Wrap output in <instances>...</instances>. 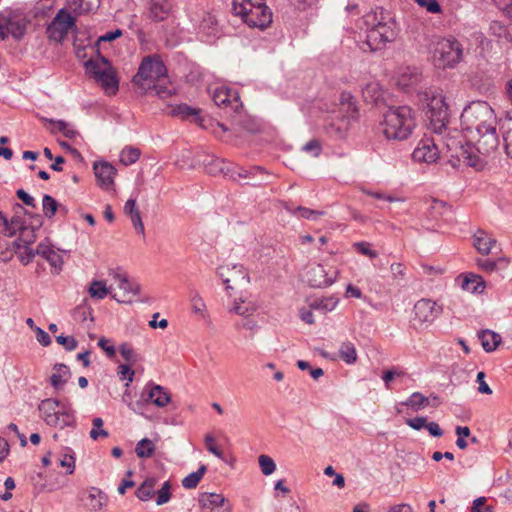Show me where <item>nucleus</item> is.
Here are the masks:
<instances>
[{
    "mask_svg": "<svg viewBox=\"0 0 512 512\" xmlns=\"http://www.w3.org/2000/svg\"><path fill=\"white\" fill-rule=\"evenodd\" d=\"M475 143L468 142L463 136L449 137L445 146L447 149L448 162L453 167H458L463 162L476 171H482L487 165L486 158L499 146L500 141L496 131V125L491 126L481 133L473 136Z\"/></svg>",
    "mask_w": 512,
    "mask_h": 512,
    "instance_id": "f257e3e1",
    "label": "nucleus"
},
{
    "mask_svg": "<svg viewBox=\"0 0 512 512\" xmlns=\"http://www.w3.org/2000/svg\"><path fill=\"white\" fill-rule=\"evenodd\" d=\"M356 28L364 31L365 40L361 41L360 48L363 51L376 52L393 42L398 34L396 21L381 9L380 12L371 11L356 23Z\"/></svg>",
    "mask_w": 512,
    "mask_h": 512,
    "instance_id": "f03ea898",
    "label": "nucleus"
},
{
    "mask_svg": "<svg viewBox=\"0 0 512 512\" xmlns=\"http://www.w3.org/2000/svg\"><path fill=\"white\" fill-rule=\"evenodd\" d=\"M380 126L387 140H406L411 136L416 127L414 111L406 105L391 106L383 114Z\"/></svg>",
    "mask_w": 512,
    "mask_h": 512,
    "instance_id": "7ed1b4c3",
    "label": "nucleus"
},
{
    "mask_svg": "<svg viewBox=\"0 0 512 512\" xmlns=\"http://www.w3.org/2000/svg\"><path fill=\"white\" fill-rule=\"evenodd\" d=\"M166 76L167 68L160 55L151 54L142 59L137 73L132 78V82L141 95H146L152 83Z\"/></svg>",
    "mask_w": 512,
    "mask_h": 512,
    "instance_id": "20e7f679",
    "label": "nucleus"
},
{
    "mask_svg": "<svg viewBox=\"0 0 512 512\" xmlns=\"http://www.w3.org/2000/svg\"><path fill=\"white\" fill-rule=\"evenodd\" d=\"M432 53L439 67L454 68L464 59V46L453 35L437 37L432 42Z\"/></svg>",
    "mask_w": 512,
    "mask_h": 512,
    "instance_id": "39448f33",
    "label": "nucleus"
},
{
    "mask_svg": "<svg viewBox=\"0 0 512 512\" xmlns=\"http://www.w3.org/2000/svg\"><path fill=\"white\" fill-rule=\"evenodd\" d=\"M461 122L470 133H481L482 130L496 125L494 110L485 101L472 102L461 114Z\"/></svg>",
    "mask_w": 512,
    "mask_h": 512,
    "instance_id": "423d86ee",
    "label": "nucleus"
},
{
    "mask_svg": "<svg viewBox=\"0 0 512 512\" xmlns=\"http://www.w3.org/2000/svg\"><path fill=\"white\" fill-rule=\"evenodd\" d=\"M41 418L49 426L65 428L75 426L74 410L68 403L54 398H47L38 406Z\"/></svg>",
    "mask_w": 512,
    "mask_h": 512,
    "instance_id": "0eeeda50",
    "label": "nucleus"
},
{
    "mask_svg": "<svg viewBox=\"0 0 512 512\" xmlns=\"http://www.w3.org/2000/svg\"><path fill=\"white\" fill-rule=\"evenodd\" d=\"M420 101L423 102L426 120L429 127L435 133L441 134L449 122V109L442 95H435L431 91H425L419 94Z\"/></svg>",
    "mask_w": 512,
    "mask_h": 512,
    "instance_id": "6e6552de",
    "label": "nucleus"
},
{
    "mask_svg": "<svg viewBox=\"0 0 512 512\" xmlns=\"http://www.w3.org/2000/svg\"><path fill=\"white\" fill-rule=\"evenodd\" d=\"M85 67L87 72L101 85L107 94H115L118 91L119 82L107 58L101 56L99 60L89 59L85 63Z\"/></svg>",
    "mask_w": 512,
    "mask_h": 512,
    "instance_id": "1a4fd4ad",
    "label": "nucleus"
},
{
    "mask_svg": "<svg viewBox=\"0 0 512 512\" xmlns=\"http://www.w3.org/2000/svg\"><path fill=\"white\" fill-rule=\"evenodd\" d=\"M232 10L235 15L241 16L243 21L250 27L265 29L272 22V12L267 6L247 7L233 1Z\"/></svg>",
    "mask_w": 512,
    "mask_h": 512,
    "instance_id": "9d476101",
    "label": "nucleus"
},
{
    "mask_svg": "<svg viewBox=\"0 0 512 512\" xmlns=\"http://www.w3.org/2000/svg\"><path fill=\"white\" fill-rule=\"evenodd\" d=\"M205 168L211 175L223 174L234 181H239V178H247L250 174H254L259 171L262 172L260 166L245 169L217 157H211V159L205 163Z\"/></svg>",
    "mask_w": 512,
    "mask_h": 512,
    "instance_id": "9b49d317",
    "label": "nucleus"
},
{
    "mask_svg": "<svg viewBox=\"0 0 512 512\" xmlns=\"http://www.w3.org/2000/svg\"><path fill=\"white\" fill-rule=\"evenodd\" d=\"M73 26H75V18L65 9H60L47 26V37L50 41L61 43Z\"/></svg>",
    "mask_w": 512,
    "mask_h": 512,
    "instance_id": "f8f14e48",
    "label": "nucleus"
},
{
    "mask_svg": "<svg viewBox=\"0 0 512 512\" xmlns=\"http://www.w3.org/2000/svg\"><path fill=\"white\" fill-rule=\"evenodd\" d=\"M443 312V306L428 298L418 300L413 307L414 324L431 325Z\"/></svg>",
    "mask_w": 512,
    "mask_h": 512,
    "instance_id": "ddd939ff",
    "label": "nucleus"
},
{
    "mask_svg": "<svg viewBox=\"0 0 512 512\" xmlns=\"http://www.w3.org/2000/svg\"><path fill=\"white\" fill-rule=\"evenodd\" d=\"M336 274V270L327 271L323 265L316 264L308 269L305 279L310 287L323 288L334 282Z\"/></svg>",
    "mask_w": 512,
    "mask_h": 512,
    "instance_id": "4468645a",
    "label": "nucleus"
},
{
    "mask_svg": "<svg viewBox=\"0 0 512 512\" xmlns=\"http://www.w3.org/2000/svg\"><path fill=\"white\" fill-rule=\"evenodd\" d=\"M439 157V149L433 138L425 137L421 139L412 153V158L416 162L427 164L434 163Z\"/></svg>",
    "mask_w": 512,
    "mask_h": 512,
    "instance_id": "2eb2a0df",
    "label": "nucleus"
},
{
    "mask_svg": "<svg viewBox=\"0 0 512 512\" xmlns=\"http://www.w3.org/2000/svg\"><path fill=\"white\" fill-rule=\"evenodd\" d=\"M198 502L203 512H231V506L223 495L204 492L199 495Z\"/></svg>",
    "mask_w": 512,
    "mask_h": 512,
    "instance_id": "dca6fc26",
    "label": "nucleus"
},
{
    "mask_svg": "<svg viewBox=\"0 0 512 512\" xmlns=\"http://www.w3.org/2000/svg\"><path fill=\"white\" fill-rule=\"evenodd\" d=\"M216 273L222 279L223 284L226 285L227 290L232 289L231 282H249V277L242 265H221L217 268Z\"/></svg>",
    "mask_w": 512,
    "mask_h": 512,
    "instance_id": "f3484780",
    "label": "nucleus"
},
{
    "mask_svg": "<svg viewBox=\"0 0 512 512\" xmlns=\"http://www.w3.org/2000/svg\"><path fill=\"white\" fill-rule=\"evenodd\" d=\"M352 118L348 115L335 117L327 127L328 134L336 140L347 139L350 134Z\"/></svg>",
    "mask_w": 512,
    "mask_h": 512,
    "instance_id": "a211bd4d",
    "label": "nucleus"
},
{
    "mask_svg": "<svg viewBox=\"0 0 512 512\" xmlns=\"http://www.w3.org/2000/svg\"><path fill=\"white\" fill-rule=\"evenodd\" d=\"M212 99L217 106H233L234 109H237L240 104L239 94L233 88H229L227 86H220L215 88L212 93Z\"/></svg>",
    "mask_w": 512,
    "mask_h": 512,
    "instance_id": "6ab92c4d",
    "label": "nucleus"
},
{
    "mask_svg": "<svg viewBox=\"0 0 512 512\" xmlns=\"http://www.w3.org/2000/svg\"><path fill=\"white\" fill-rule=\"evenodd\" d=\"M201 110L191 107L186 103L178 104L172 107L170 114L173 117L180 118L182 120H188L193 123L199 124L202 128H206L204 125V118L200 115Z\"/></svg>",
    "mask_w": 512,
    "mask_h": 512,
    "instance_id": "aec40b11",
    "label": "nucleus"
},
{
    "mask_svg": "<svg viewBox=\"0 0 512 512\" xmlns=\"http://www.w3.org/2000/svg\"><path fill=\"white\" fill-rule=\"evenodd\" d=\"M93 170L98 183L109 189L114 184V176L116 175V169L108 162H95Z\"/></svg>",
    "mask_w": 512,
    "mask_h": 512,
    "instance_id": "412c9836",
    "label": "nucleus"
},
{
    "mask_svg": "<svg viewBox=\"0 0 512 512\" xmlns=\"http://www.w3.org/2000/svg\"><path fill=\"white\" fill-rule=\"evenodd\" d=\"M36 253L51 265L53 273L59 274V272L62 270L63 259L58 252H56L47 243L40 242L36 247Z\"/></svg>",
    "mask_w": 512,
    "mask_h": 512,
    "instance_id": "4be33fe9",
    "label": "nucleus"
},
{
    "mask_svg": "<svg viewBox=\"0 0 512 512\" xmlns=\"http://www.w3.org/2000/svg\"><path fill=\"white\" fill-rule=\"evenodd\" d=\"M124 214L128 216L135 229V232L140 235H145V227L142 221L140 210L137 206L135 198H129L123 208Z\"/></svg>",
    "mask_w": 512,
    "mask_h": 512,
    "instance_id": "5701e85b",
    "label": "nucleus"
},
{
    "mask_svg": "<svg viewBox=\"0 0 512 512\" xmlns=\"http://www.w3.org/2000/svg\"><path fill=\"white\" fill-rule=\"evenodd\" d=\"M145 391H147V400L157 407H165L170 402V394L161 385L150 382L145 386Z\"/></svg>",
    "mask_w": 512,
    "mask_h": 512,
    "instance_id": "b1692460",
    "label": "nucleus"
},
{
    "mask_svg": "<svg viewBox=\"0 0 512 512\" xmlns=\"http://www.w3.org/2000/svg\"><path fill=\"white\" fill-rule=\"evenodd\" d=\"M488 34L494 36L501 45L512 43V34L501 21L492 20L489 23Z\"/></svg>",
    "mask_w": 512,
    "mask_h": 512,
    "instance_id": "393cba45",
    "label": "nucleus"
},
{
    "mask_svg": "<svg viewBox=\"0 0 512 512\" xmlns=\"http://www.w3.org/2000/svg\"><path fill=\"white\" fill-rule=\"evenodd\" d=\"M53 370L54 373L50 377V384L54 389L60 390L71 377L70 369L63 363H56L53 366Z\"/></svg>",
    "mask_w": 512,
    "mask_h": 512,
    "instance_id": "a878e982",
    "label": "nucleus"
},
{
    "mask_svg": "<svg viewBox=\"0 0 512 512\" xmlns=\"http://www.w3.org/2000/svg\"><path fill=\"white\" fill-rule=\"evenodd\" d=\"M171 10V5L168 0H151L149 6V17L153 21L165 20Z\"/></svg>",
    "mask_w": 512,
    "mask_h": 512,
    "instance_id": "bb28decb",
    "label": "nucleus"
},
{
    "mask_svg": "<svg viewBox=\"0 0 512 512\" xmlns=\"http://www.w3.org/2000/svg\"><path fill=\"white\" fill-rule=\"evenodd\" d=\"M34 219L31 227H24L20 230V240L23 242V247L30 246L36 240L35 231L42 226L41 216L39 214L31 215Z\"/></svg>",
    "mask_w": 512,
    "mask_h": 512,
    "instance_id": "cd10ccee",
    "label": "nucleus"
},
{
    "mask_svg": "<svg viewBox=\"0 0 512 512\" xmlns=\"http://www.w3.org/2000/svg\"><path fill=\"white\" fill-rule=\"evenodd\" d=\"M199 31L206 36H216L219 33L216 17L209 12H204L199 24Z\"/></svg>",
    "mask_w": 512,
    "mask_h": 512,
    "instance_id": "c85d7f7f",
    "label": "nucleus"
},
{
    "mask_svg": "<svg viewBox=\"0 0 512 512\" xmlns=\"http://www.w3.org/2000/svg\"><path fill=\"white\" fill-rule=\"evenodd\" d=\"M481 345L486 352H493L496 350L501 342V336L491 330H482L478 333Z\"/></svg>",
    "mask_w": 512,
    "mask_h": 512,
    "instance_id": "c756f323",
    "label": "nucleus"
},
{
    "mask_svg": "<svg viewBox=\"0 0 512 512\" xmlns=\"http://www.w3.org/2000/svg\"><path fill=\"white\" fill-rule=\"evenodd\" d=\"M474 246L483 255H488L492 245L496 243L495 239L487 235L483 230H478L474 236Z\"/></svg>",
    "mask_w": 512,
    "mask_h": 512,
    "instance_id": "7c9ffc66",
    "label": "nucleus"
},
{
    "mask_svg": "<svg viewBox=\"0 0 512 512\" xmlns=\"http://www.w3.org/2000/svg\"><path fill=\"white\" fill-rule=\"evenodd\" d=\"M27 29V23L24 19L14 20L6 17L5 32L7 36L10 34L15 39H21Z\"/></svg>",
    "mask_w": 512,
    "mask_h": 512,
    "instance_id": "2f4dec72",
    "label": "nucleus"
},
{
    "mask_svg": "<svg viewBox=\"0 0 512 512\" xmlns=\"http://www.w3.org/2000/svg\"><path fill=\"white\" fill-rule=\"evenodd\" d=\"M107 496L101 490L92 488L86 499V506L92 511H99L106 505Z\"/></svg>",
    "mask_w": 512,
    "mask_h": 512,
    "instance_id": "473e14b6",
    "label": "nucleus"
},
{
    "mask_svg": "<svg viewBox=\"0 0 512 512\" xmlns=\"http://www.w3.org/2000/svg\"><path fill=\"white\" fill-rule=\"evenodd\" d=\"M504 150L512 158V116H506L501 124Z\"/></svg>",
    "mask_w": 512,
    "mask_h": 512,
    "instance_id": "72a5a7b5",
    "label": "nucleus"
},
{
    "mask_svg": "<svg viewBox=\"0 0 512 512\" xmlns=\"http://www.w3.org/2000/svg\"><path fill=\"white\" fill-rule=\"evenodd\" d=\"M114 279L117 282L118 288L123 291L124 296L132 293L133 295H138L140 293V285L131 282L125 274L115 273Z\"/></svg>",
    "mask_w": 512,
    "mask_h": 512,
    "instance_id": "f704fd0d",
    "label": "nucleus"
},
{
    "mask_svg": "<svg viewBox=\"0 0 512 512\" xmlns=\"http://www.w3.org/2000/svg\"><path fill=\"white\" fill-rule=\"evenodd\" d=\"M156 478H147L136 490V497L141 501L150 500L155 494Z\"/></svg>",
    "mask_w": 512,
    "mask_h": 512,
    "instance_id": "c9c22d12",
    "label": "nucleus"
},
{
    "mask_svg": "<svg viewBox=\"0 0 512 512\" xmlns=\"http://www.w3.org/2000/svg\"><path fill=\"white\" fill-rule=\"evenodd\" d=\"M401 404L409 407L415 412H418L419 410L430 405V398H427L420 392H414L408 397L406 401L402 402Z\"/></svg>",
    "mask_w": 512,
    "mask_h": 512,
    "instance_id": "e433bc0d",
    "label": "nucleus"
},
{
    "mask_svg": "<svg viewBox=\"0 0 512 512\" xmlns=\"http://www.w3.org/2000/svg\"><path fill=\"white\" fill-rule=\"evenodd\" d=\"M189 300L191 303L192 313L204 319L206 317V304L201 295L199 294V292L196 290H192L190 292Z\"/></svg>",
    "mask_w": 512,
    "mask_h": 512,
    "instance_id": "4c0bfd02",
    "label": "nucleus"
},
{
    "mask_svg": "<svg viewBox=\"0 0 512 512\" xmlns=\"http://www.w3.org/2000/svg\"><path fill=\"white\" fill-rule=\"evenodd\" d=\"M462 288L472 293H481L485 288V284L480 276L471 275L463 279Z\"/></svg>",
    "mask_w": 512,
    "mask_h": 512,
    "instance_id": "58836bf2",
    "label": "nucleus"
},
{
    "mask_svg": "<svg viewBox=\"0 0 512 512\" xmlns=\"http://www.w3.org/2000/svg\"><path fill=\"white\" fill-rule=\"evenodd\" d=\"M207 470L206 465H200L197 471L190 473L182 480V485L186 489H194L197 487Z\"/></svg>",
    "mask_w": 512,
    "mask_h": 512,
    "instance_id": "ea45409f",
    "label": "nucleus"
},
{
    "mask_svg": "<svg viewBox=\"0 0 512 512\" xmlns=\"http://www.w3.org/2000/svg\"><path fill=\"white\" fill-rule=\"evenodd\" d=\"M155 452V444L152 440L144 438L140 440L135 448V453L139 458H149Z\"/></svg>",
    "mask_w": 512,
    "mask_h": 512,
    "instance_id": "a19ab883",
    "label": "nucleus"
},
{
    "mask_svg": "<svg viewBox=\"0 0 512 512\" xmlns=\"http://www.w3.org/2000/svg\"><path fill=\"white\" fill-rule=\"evenodd\" d=\"M109 293L108 288L104 281L93 280L89 287V294L92 298L101 300L104 299Z\"/></svg>",
    "mask_w": 512,
    "mask_h": 512,
    "instance_id": "79ce46f5",
    "label": "nucleus"
},
{
    "mask_svg": "<svg viewBox=\"0 0 512 512\" xmlns=\"http://www.w3.org/2000/svg\"><path fill=\"white\" fill-rule=\"evenodd\" d=\"M59 203L50 195H44L42 199L43 214L47 219H51L58 211Z\"/></svg>",
    "mask_w": 512,
    "mask_h": 512,
    "instance_id": "37998d69",
    "label": "nucleus"
},
{
    "mask_svg": "<svg viewBox=\"0 0 512 512\" xmlns=\"http://www.w3.org/2000/svg\"><path fill=\"white\" fill-rule=\"evenodd\" d=\"M409 72H404L400 78H399V85L403 86V87H410V86H414L416 84L419 83L420 81V78H421V75L417 72L416 69H414L413 71H411L410 69H408Z\"/></svg>",
    "mask_w": 512,
    "mask_h": 512,
    "instance_id": "c03bdc74",
    "label": "nucleus"
},
{
    "mask_svg": "<svg viewBox=\"0 0 512 512\" xmlns=\"http://www.w3.org/2000/svg\"><path fill=\"white\" fill-rule=\"evenodd\" d=\"M354 251L369 259H374L378 256V252L372 248L371 243L366 241L354 242Z\"/></svg>",
    "mask_w": 512,
    "mask_h": 512,
    "instance_id": "a18cd8bd",
    "label": "nucleus"
},
{
    "mask_svg": "<svg viewBox=\"0 0 512 512\" xmlns=\"http://www.w3.org/2000/svg\"><path fill=\"white\" fill-rule=\"evenodd\" d=\"M119 352L123 359L127 362V364L133 365L139 359L138 354L133 350V348L128 343H122L119 346Z\"/></svg>",
    "mask_w": 512,
    "mask_h": 512,
    "instance_id": "49530a36",
    "label": "nucleus"
},
{
    "mask_svg": "<svg viewBox=\"0 0 512 512\" xmlns=\"http://www.w3.org/2000/svg\"><path fill=\"white\" fill-rule=\"evenodd\" d=\"M140 157V151L136 148L127 147L122 150L120 155V161L124 165H131L135 163Z\"/></svg>",
    "mask_w": 512,
    "mask_h": 512,
    "instance_id": "de8ad7c7",
    "label": "nucleus"
},
{
    "mask_svg": "<svg viewBox=\"0 0 512 512\" xmlns=\"http://www.w3.org/2000/svg\"><path fill=\"white\" fill-rule=\"evenodd\" d=\"M258 463L261 468V472L265 476L271 475L276 469L274 460L267 455H260L258 457Z\"/></svg>",
    "mask_w": 512,
    "mask_h": 512,
    "instance_id": "09e8293b",
    "label": "nucleus"
},
{
    "mask_svg": "<svg viewBox=\"0 0 512 512\" xmlns=\"http://www.w3.org/2000/svg\"><path fill=\"white\" fill-rule=\"evenodd\" d=\"M262 172H256L254 174H250L246 179L248 180L246 184L251 185L253 187H258L267 184L266 179L269 177V173L266 172L262 167Z\"/></svg>",
    "mask_w": 512,
    "mask_h": 512,
    "instance_id": "8fccbe9b",
    "label": "nucleus"
},
{
    "mask_svg": "<svg viewBox=\"0 0 512 512\" xmlns=\"http://www.w3.org/2000/svg\"><path fill=\"white\" fill-rule=\"evenodd\" d=\"M174 91L172 89H169L166 86L156 84V82L151 84V88H149L147 95H154L161 99H166L169 96L173 95Z\"/></svg>",
    "mask_w": 512,
    "mask_h": 512,
    "instance_id": "3c124183",
    "label": "nucleus"
},
{
    "mask_svg": "<svg viewBox=\"0 0 512 512\" xmlns=\"http://www.w3.org/2000/svg\"><path fill=\"white\" fill-rule=\"evenodd\" d=\"M93 428L90 431V437L97 440L99 437H107L108 432L102 428L103 420L100 417H95L92 420Z\"/></svg>",
    "mask_w": 512,
    "mask_h": 512,
    "instance_id": "603ef678",
    "label": "nucleus"
},
{
    "mask_svg": "<svg viewBox=\"0 0 512 512\" xmlns=\"http://www.w3.org/2000/svg\"><path fill=\"white\" fill-rule=\"evenodd\" d=\"M293 213H294V215H296L300 218L313 219V220H315L318 217H320L321 215H323V212H321V211L313 210V209L302 207V206H298L294 210Z\"/></svg>",
    "mask_w": 512,
    "mask_h": 512,
    "instance_id": "864d4df0",
    "label": "nucleus"
},
{
    "mask_svg": "<svg viewBox=\"0 0 512 512\" xmlns=\"http://www.w3.org/2000/svg\"><path fill=\"white\" fill-rule=\"evenodd\" d=\"M170 489H171L170 482L169 481L164 482L162 487L160 488V490L157 492V497H156L157 505H159V506L163 505L170 500V498H171Z\"/></svg>",
    "mask_w": 512,
    "mask_h": 512,
    "instance_id": "5fc2aeb1",
    "label": "nucleus"
},
{
    "mask_svg": "<svg viewBox=\"0 0 512 512\" xmlns=\"http://www.w3.org/2000/svg\"><path fill=\"white\" fill-rule=\"evenodd\" d=\"M149 402L150 400H147V391L144 390V392L141 394V398L139 400L129 402L128 407L135 413L143 414L144 408Z\"/></svg>",
    "mask_w": 512,
    "mask_h": 512,
    "instance_id": "6e6d98bb",
    "label": "nucleus"
},
{
    "mask_svg": "<svg viewBox=\"0 0 512 512\" xmlns=\"http://www.w3.org/2000/svg\"><path fill=\"white\" fill-rule=\"evenodd\" d=\"M336 360L342 359L347 364L352 363V345L349 342H345L340 347L339 351L335 353Z\"/></svg>",
    "mask_w": 512,
    "mask_h": 512,
    "instance_id": "4d7b16f0",
    "label": "nucleus"
},
{
    "mask_svg": "<svg viewBox=\"0 0 512 512\" xmlns=\"http://www.w3.org/2000/svg\"><path fill=\"white\" fill-rule=\"evenodd\" d=\"M204 442H205V446H206V449L212 453L213 455H215L217 458L221 459V460H224V454L222 452V450H220L216 445H215V438L211 435V434H207L204 438Z\"/></svg>",
    "mask_w": 512,
    "mask_h": 512,
    "instance_id": "13d9d810",
    "label": "nucleus"
},
{
    "mask_svg": "<svg viewBox=\"0 0 512 512\" xmlns=\"http://www.w3.org/2000/svg\"><path fill=\"white\" fill-rule=\"evenodd\" d=\"M302 151L312 154L314 157H318L322 152L321 142L317 139H311L302 147Z\"/></svg>",
    "mask_w": 512,
    "mask_h": 512,
    "instance_id": "bf43d9fd",
    "label": "nucleus"
},
{
    "mask_svg": "<svg viewBox=\"0 0 512 512\" xmlns=\"http://www.w3.org/2000/svg\"><path fill=\"white\" fill-rule=\"evenodd\" d=\"M487 502L486 497H478L473 501L470 512H494V507L490 505H485Z\"/></svg>",
    "mask_w": 512,
    "mask_h": 512,
    "instance_id": "052dcab7",
    "label": "nucleus"
},
{
    "mask_svg": "<svg viewBox=\"0 0 512 512\" xmlns=\"http://www.w3.org/2000/svg\"><path fill=\"white\" fill-rule=\"evenodd\" d=\"M381 94L378 91L377 84H368L363 90V97L365 101L377 102Z\"/></svg>",
    "mask_w": 512,
    "mask_h": 512,
    "instance_id": "680f3d73",
    "label": "nucleus"
},
{
    "mask_svg": "<svg viewBox=\"0 0 512 512\" xmlns=\"http://www.w3.org/2000/svg\"><path fill=\"white\" fill-rule=\"evenodd\" d=\"M404 373L399 371L398 368L393 367L392 369L385 370L382 374V380L384 381L385 387L391 389V382L395 377L402 376Z\"/></svg>",
    "mask_w": 512,
    "mask_h": 512,
    "instance_id": "e2e57ef3",
    "label": "nucleus"
},
{
    "mask_svg": "<svg viewBox=\"0 0 512 512\" xmlns=\"http://www.w3.org/2000/svg\"><path fill=\"white\" fill-rule=\"evenodd\" d=\"M118 374L120 375L121 380H128L126 386H129V383H131L134 379L135 372L131 368L130 364H121L118 366Z\"/></svg>",
    "mask_w": 512,
    "mask_h": 512,
    "instance_id": "0e129e2a",
    "label": "nucleus"
},
{
    "mask_svg": "<svg viewBox=\"0 0 512 512\" xmlns=\"http://www.w3.org/2000/svg\"><path fill=\"white\" fill-rule=\"evenodd\" d=\"M58 344L62 345L67 351H73L77 347V341L73 336L59 335L56 337Z\"/></svg>",
    "mask_w": 512,
    "mask_h": 512,
    "instance_id": "69168bd1",
    "label": "nucleus"
},
{
    "mask_svg": "<svg viewBox=\"0 0 512 512\" xmlns=\"http://www.w3.org/2000/svg\"><path fill=\"white\" fill-rule=\"evenodd\" d=\"M415 2L429 13L437 14L441 12V6L436 0H415Z\"/></svg>",
    "mask_w": 512,
    "mask_h": 512,
    "instance_id": "338daca9",
    "label": "nucleus"
},
{
    "mask_svg": "<svg viewBox=\"0 0 512 512\" xmlns=\"http://www.w3.org/2000/svg\"><path fill=\"white\" fill-rule=\"evenodd\" d=\"M24 251L18 253L19 260L23 265H28L34 259L36 253V249L33 250L29 246L23 247Z\"/></svg>",
    "mask_w": 512,
    "mask_h": 512,
    "instance_id": "774afa93",
    "label": "nucleus"
}]
</instances>
